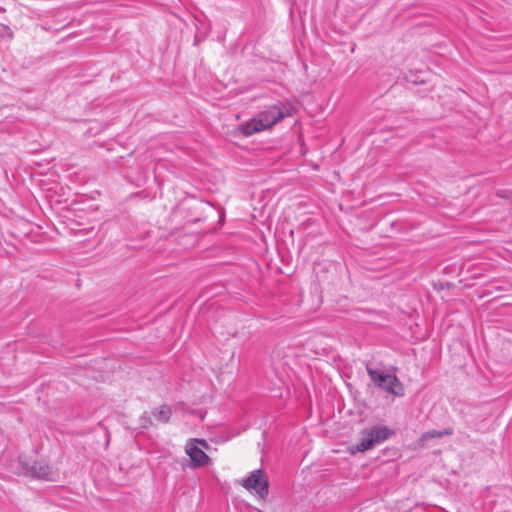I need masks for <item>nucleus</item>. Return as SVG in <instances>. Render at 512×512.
<instances>
[{"label":"nucleus","instance_id":"nucleus-1","mask_svg":"<svg viewBox=\"0 0 512 512\" xmlns=\"http://www.w3.org/2000/svg\"><path fill=\"white\" fill-rule=\"evenodd\" d=\"M293 112V107L290 104L278 102L269 106L249 121L241 124L239 130L244 136H251L273 127L284 118L292 116Z\"/></svg>","mask_w":512,"mask_h":512},{"label":"nucleus","instance_id":"nucleus-6","mask_svg":"<svg viewBox=\"0 0 512 512\" xmlns=\"http://www.w3.org/2000/svg\"><path fill=\"white\" fill-rule=\"evenodd\" d=\"M185 452L191 459V466L200 468L210 463V457L205 453L203 448L195 445V442L190 440L185 445Z\"/></svg>","mask_w":512,"mask_h":512},{"label":"nucleus","instance_id":"nucleus-3","mask_svg":"<svg viewBox=\"0 0 512 512\" xmlns=\"http://www.w3.org/2000/svg\"><path fill=\"white\" fill-rule=\"evenodd\" d=\"M366 372L370 380L381 390L395 397H402L404 395V385L396 375L383 374L372 368L369 364L366 365Z\"/></svg>","mask_w":512,"mask_h":512},{"label":"nucleus","instance_id":"nucleus-5","mask_svg":"<svg viewBox=\"0 0 512 512\" xmlns=\"http://www.w3.org/2000/svg\"><path fill=\"white\" fill-rule=\"evenodd\" d=\"M20 464L23 473L27 476L42 480H53V471L51 467L44 462L34 461L32 464H29L20 459Z\"/></svg>","mask_w":512,"mask_h":512},{"label":"nucleus","instance_id":"nucleus-9","mask_svg":"<svg viewBox=\"0 0 512 512\" xmlns=\"http://www.w3.org/2000/svg\"><path fill=\"white\" fill-rule=\"evenodd\" d=\"M191 442H195V445L199 446L200 448H203V450L208 449L209 445L206 440L204 439H198V438H192L189 439Z\"/></svg>","mask_w":512,"mask_h":512},{"label":"nucleus","instance_id":"nucleus-7","mask_svg":"<svg viewBox=\"0 0 512 512\" xmlns=\"http://www.w3.org/2000/svg\"><path fill=\"white\" fill-rule=\"evenodd\" d=\"M454 433L453 429L448 427L444 430H429L422 434L420 440L421 441H428L432 438H441L443 436H450Z\"/></svg>","mask_w":512,"mask_h":512},{"label":"nucleus","instance_id":"nucleus-2","mask_svg":"<svg viewBox=\"0 0 512 512\" xmlns=\"http://www.w3.org/2000/svg\"><path fill=\"white\" fill-rule=\"evenodd\" d=\"M393 431L385 425H375L361 432L360 440L351 447V452H365L386 441Z\"/></svg>","mask_w":512,"mask_h":512},{"label":"nucleus","instance_id":"nucleus-8","mask_svg":"<svg viewBox=\"0 0 512 512\" xmlns=\"http://www.w3.org/2000/svg\"><path fill=\"white\" fill-rule=\"evenodd\" d=\"M171 414H172L171 408L167 405H163L159 408L157 413H155V417L159 421L166 423L169 421Z\"/></svg>","mask_w":512,"mask_h":512},{"label":"nucleus","instance_id":"nucleus-4","mask_svg":"<svg viewBox=\"0 0 512 512\" xmlns=\"http://www.w3.org/2000/svg\"><path fill=\"white\" fill-rule=\"evenodd\" d=\"M263 474L262 469L252 471L249 476L242 480V486L247 490H254L261 499H266L269 494V483L263 477Z\"/></svg>","mask_w":512,"mask_h":512}]
</instances>
